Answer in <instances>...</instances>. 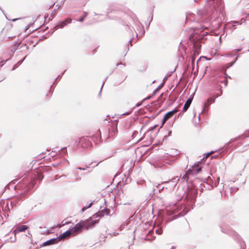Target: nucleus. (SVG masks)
<instances>
[{
  "mask_svg": "<svg viewBox=\"0 0 249 249\" xmlns=\"http://www.w3.org/2000/svg\"><path fill=\"white\" fill-rule=\"evenodd\" d=\"M78 169H80V170H85V168H82L81 167H78L77 168Z\"/></svg>",
  "mask_w": 249,
  "mask_h": 249,
  "instance_id": "6ab92c4d",
  "label": "nucleus"
},
{
  "mask_svg": "<svg viewBox=\"0 0 249 249\" xmlns=\"http://www.w3.org/2000/svg\"><path fill=\"white\" fill-rule=\"evenodd\" d=\"M99 133L100 134H101V132L100 131V130H99Z\"/></svg>",
  "mask_w": 249,
  "mask_h": 249,
  "instance_id": "b1692460",
  "label": "nucleus"
},
{
  "mask_svg": "<svg viewBox=\"0 0 249 249\" xmlns=\"http://www.w3.org/2000/svg\"><path fill=\"white\" fill-rule=\"evenodd\" d=\"M246 17H249V14H248L246 16Z\"/></svg>",
  "mask_w": 249,
  "mask_h": 249,
  "instance_id": "5701e85b",
  "label": "nucleus"
},
{
  "mask_svg": "<svg viewBox=\"0 0 249 249\" xmlns=\"http://www.w3.org/2000/svg\"><path fill=\"white\" fill-rule=\"evenodd\" d=\"M71 19H65L64 21H63V26L66 24H67L68 23H69L71 22Z\"/></svg>",
  "mask_w": 249,
  "mask_h": 249,
  "instance_id": "f8f14e48",
  "label": "nucleus"
},
{
  "mask_svg": "<svg viewBox=\"0 0 249 249\" xmlns=\"http://www.w3.org/2000/svg\"><path fill=\"white\" fill-rule=\"evenodd\" d=\"M55 178H55L56 179H57L58 178H57V175H56Z\"/></svg>",
  "mask_w": 249,
  "mask_h": 249,
  "instance_id": "4be33fe9",
  "label": "nucleus"
},
{
  "mask_svg": "<svg viewBox=\"0 0 249 249\" xmlns=\"http://www.w3.org/2000/svg\"><path fill=\"white\" fill-rule=\"evenodd\" d=\"M201 47V44L199 41L194 43V49L195 54H199V50Z\"/></svg>",
  "mask_w": 249,
  "mask_h": 249,
  "instance_id": "0eeeda50",
  "label": "nucleus"
},
{
  "mask_svg": "<svg viewBox=\"0 0 249 249\" xmlns=\"http://www.w3.org/2000/svg\"><path fill=\"white\" fill-rule=\"evenodd\" d=\"M37 178H38V179H40H40H42L43 178V177H42V178H40L39 177V176H38Z\"/></svg>",
  "mask_w": 249,
  "mask_h": 249,
  "instance_id": "412c9836",
  "label": "nucleus"
},
{
  "mask_svg": "<svg viewBox=\"0 0 249 249\" xmlns=\"http://www.w3.org/2000/svg\"><path fill=\"white\" fill-rule=\"evenodd\" d=\"M192 100H193V98H189L186 101V102L184 106V107H183V112H186L187 110V109L189 108V107L192 102Z\"/></svg>",
  "mask_w": 249,
  "mask_h": 249,
  "instance_id": "6e6552de",
  "label": "nucleus"
},
{
  "mask_svg": "<svg viewBox=\"0 0 249 249\" xmlns=\"http://www.w3.org/2000/svg\"><path fill=\"white\" fill-rule=\"evenodd\" d=\"M25 59V57H24L23 58V59L22 60L21 62H18V63L21 64V62H22V61H23Z\"/></svg>",
  "mask_w": 249,
  "mask_h": 249,
  "instance_id": "a211bd4d",
  "label": "nucleus"
},
{
  "mask_svg": "<svg viewBox=\"0 0 249 249\" xmlns=\"http://www.w3.org/2000/svg\"><path fill=\"white\" fill-rule=\"evenodd\" d=\"M224 82H225V85L226 86V85H227V82H228L227 79L226 77H225V78H224Z\"/></svg>",
  "mask_w": 249,
  "mask_h": 249,
  "instance_id": "f3484780",
  "label": "nucleus"
},
{
  "mask_svg": "<svg viewBox=\"0 0 249 249\" xmlns=\"http://www.w3.org/2000/svg\"><path fill=\"white\" fill-rule=\"evenodd\" d=\"M50 156L52 157H53L55 156V151H52L50 154Z\"/></svg>",
  "mask_w": 249,
  "mask_h": 249,
  "instance_id": "ddd939ff",
  "label": "nucleus"
},
{
  "mask_svg": "<svg viewBox=\"0 0 249 249\" xmlns=\"http://www.w3.org/2000/svg\"><path fill=\"white\" fill-rule=\"evenodd\" d=\"M79 228L80 227L78 226L77 224L73 228L63 233V239L68 238L71 236H74L77 234L80 233L81 231L79 230Z\"/></svg>",
  "mask_w": 249,
  "mask_h": 249,
  "instance_id": "f257e3e1",
  "label": "nucleus"
},
{
  "mask_svg": "<svg viewBox=\"0 0 249 249\" xmlns=\"http://www.w3.org/2000/svg\"><path fill=\"white\" fill-rule=\"evenodd\" d=\"M213 153V152H210L209 153H208L207 154V155L204 157V159L205 158L206 159L208 157H209L212 153Z\"/></svg>",
  "mask_w": 249,
  "mask_h": 249,
  "instance_id": "2eb2a0df",
  "label": "nucleus"
},
{
  "mask_svg": "<svg viewBox=\"0 0 249 249\" xmlns=\"http://www.w3.org/2000/svg\"><path fill=\"white\" fill-rule=\"evenodd\" d=\"M32 24L33 23H30V24H29L27 26H26V28H25L26 30H28Z\"/></svg>",
  "mask_w": 249,
  "mask_h": 249,
  "instance_id": "dca6fc26",
  "label": "nucleus"
},
{
  "mask_svg": "<svg viewBox=\"0 0 249 249\" xmlns=\"http://www.w3.org/2000/svg\"><path fill=\"white\" fill-rule=\"evenodd\" d=\"M117 124L116 122H114L111 125V130L109 129L108 137H113L117 131Z\"/></svg>",
  "mask_w": 249,
  "mask_h": 249,
  "instance_id": "423d86ee",
  "label": "nucleus"
},
{
  "mask_svg": "<svg viewBox=\"0 0 249 249\" xmlns=\"http://www.w3.org/2000/svg\"><path fill=\"white\" fill-rule=\"evenodd\" d=\"M28 229V226L26 225H22L21 226H18L16 228L14 231L13 232V233L14 234V240L13 241V242L16 241V234L21 232L24 231Z\"/></svg>",
  "mask_w": 249,
  "mask_h": 249,
  "instance_id": "39448f33",
  "label": "nucleus"
},
{
  "mask_svg": "<svg viewBox=\"0 0 249 249\" xmlns=\"http://www.w3.org/2000/svg\"><path fill=\"white\" fill-rule=\"evenodd\" d=\"M62 239V233L60 234L56 238H52L50 240L46 241V242L43 243V245L44 246L53 245V244H54L57 243L58 241H61Z\"/></svg>",
  "mask_w": 249,
  "mask_h": 249,
  "instance_id": "7ed1b4c3",
  "label": "nucleus"
},
{
  "mask_svg": "<svg viewBox=\"0 0 249 249\" xmlns=\"http://www.w3.org/2000/svg\"><path fill=\"white\" fill-rule=\"evenodd\" d=\"M210 105L207 102L204 104V111H207L209 109V107Z\"/></svg>",
  "mask_w": 249,
  "mask_h": 249,
  "instance_id": "9d476101",
  "label": "nucleus"
},
{
  "mask_svg": "<svg viewBox=\"0 0 249 249\" xmlns=\"http://www.w3.org/2000/svg\"><path fill=\"white\" fill-rule=\"evenodd\" d=\"M98 222V220H94L89 222V220L86 221H81L77 224L78 227H79V230L80 231H82L83 228H85L86 229H89L90 227L93 226L96 223Z\"/></svg>",
  "mask_w": 249,
  "mask_h": 249,
  "instance_id": "f03ea898",
  "label": "nucleus"
},
{
  "mask_svg": "<svg viewBox=\"0 0 249 249\" xmlns=\"http://www.w3.org/2000/svg\"><path fill=\"white\" fill-rule=\"evenodd\" d=\"M92 204V203H90L88 206L87 205H86L85 207H84L82 209V212H84V211H85L86 210H87V209L90 208L91 205Z\"/></svg>",
  "mask_w": 249,
  "mask_h": 249,
  "instance_id": "9b49d317",
  "label": "nucleus"
},
{
  "mask_svg": "<svg viewBox=\"0 0 249 249\" xmlns=\"http://www.w3.org/2000/svg\"><path fill=\"white\" fill-rule=\"evenodd\" d=\"M214 101H215V98H213V97H211V98H209L207 100V102L209 104H211L213 103L214 102Z\"/></svg>",
  "mask_w": 249,
  "mask_h": 249,
  "instance_id": "1a4fd4ad",
  "label": "nucleus"
},
{
  "mask_svg": "<svg viewBox=\"0 0 249 249\" xmlns=\"http://www.w3.org/2000/svg\"><path fill=\"white\" fill-rule=\"evenodd\" d=\"M178 111V109L175 108L172 111L167 112L164 115V118L162 120V125H163L168 119L172 118Z\"/></svg>",
  "mask_w": 249,
  "mask_h": 249,
  "instance_id": "20e7f679",
  "label": "nucleus"
},
{
  "mask_svg": "<svg viewBox=\"0 0 249 249\" xmlns=\"http://www.w3.org/2000/svg\"><path fill=\"white\" fill-rule=\"evenodd\" d=\"M156 232L158 234H161L162 232L161 229H159L158 230H156Z\"/></svg>",
  "mask_w": 249,
  "mask_h": 249,
  "instance_id": "4468645a",
  "label": "nucleus"
},
{
  "mask_svg": "<svg viewBox=\"0 0 249 249\" xmlns=\"http://www.w3.org/2000/svg\"><path fill=\"white\" fill-rule=\"evenodd\" d=\"M18 19V18H15V19H12V21H16Z\"/></svg>",
  "mask_w": 249,
  "mask_h": 249,
  "instance_id": "aec40b11",
  "label": "nucleus"
}]
</instances>
